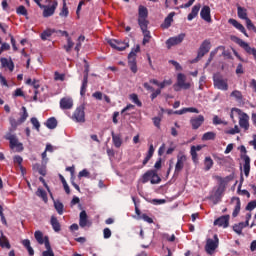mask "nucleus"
Here are the masks:
<instances>
[{
    "instance_id": "64",
    "label": "nucleus",
    "mask_w": 256,
    "mask_h": 256,
    "mask_svg": "<svg viewBox=\"0 0 256 256\" xmlns=\"http://www.w3.org/2000/svg\"><path fill=\"white\" fill-rule=\"evenodd\" d=\"M78 177L79 179H81V177H89V171H87V169H83L79 172Z\"/></svg>"
},
{
    "instance_id": "9",
    "label": "nucleus",
    "mask_w": 256,
    "mask_h": 256,
    "mask_svg": "<svg viewBox=\"0 0 256 256\" xmlns=\"http://www.w3.org/2000/svg\"><path fill=\"white\" fill-rule=\"evenodd\" d=\"M187 161V156L185 154L177 156V162L175 165L174 175H179L185 167V162Z\"/></svg>"
},
{
    "instance_id": "56",
    "label": "nucleus",
    "mask_w": 256,
    "mask_h": 256,
    "mask_svg": "<svg viewBox=\"0 0 256 256\" xmlns=\"http://www.w3.org/2000/svg\"><path fill=\"white\" fill-rule=\"evenodd\" d=\"M256 208V200L250 201L246 206V211H253Z\"/></svg>"
},
{
    "instance_id": "54",
    "label": "nucleus",
    "mask_w": 256,
    "mask_h": 256,
    "mask_svg": "<svg viewBox=\"0 0 256 256\" xmlns=\"http://www.w3.org/2000/svg\"><path fill=\"white\" fill-rule=\"evenodd\" d=\"M43 245H45L46 251H53V249L51 248V243L49 242V236L44 237Z\"/></svg>"
},
{
    "instance_id": "15",
    "label": "nucleus",
    "mask_w": 256,
    "mask_h": 256,
    "mask_svg": "<svg viewBox=\"0 0 256 256\" xmlns=\"http://www.w3.org/2000/svg\"><path fill=\"white\" fill-rule=\"evenodd\" d=\"M239 125L244 131H249V115H247V113L240 114Z\"/></svg>"
},
{
    "instance_id": "22",
    "label": "nucleus",
    "mask_w": 256,
    "mask_h": 256,
    "mask_svg": "<svg viewBox=\"0 0 256 256\" xmlns=\"http://www.w3.org/2000/svg\"><path fill=\"white\" fill-rule=\"evenodd\" d=\"M217 249V242L213 241V239H208L206 246H205V251L208 253V255H212L213 251Z\"/></svg>"
},
{
    "instance_id": "26",
    "label": "nucleus",
    "mask_w": 256,
    "mask_h": 256,
    "mask_svg": "<svg viewBox=\"0 0 256 256\" xmlns=\"http://www.w3.org/2000/svg\"><path fill=\"white\" fill-rule=\"evenodd\" d=\"M55 9H57V2H54L51 6L44 9L43 17H51L52 15H54Z\"/></svg>"
},
{
    "instance_id": "44",
    "label": "nucleus",
    "mask_w": 256,
    "mask_h": 256,
    "mask_svg": "<svg viewBox=\"0 0 256 256\" xmlns=\"http://www.w3.org/2000/svg\"><path fill=\"white\" fill-rule=\"evenodd\" d=\"M33 169L38 171V173L42 175V177H45L47 175V170L45 169V167H42L41 164H35L33 166Z\"/></svg>"
},
{
    "instance_id": "17",
    "label": "nucleus",
    "mask_w": 256,
    "mask_h": 256,
    "mask_svg": "<svg viewBox=\"0 0 256 256\" xmlns=\"http://www.w3.org/2000/svg\"><path fill=\"white\" fill-rule=\"evenodd\" d=\"M241 159L244 160V174L245 177H249V173L251 171V158L248 155H241Z\"/></svg>"
},
{
    "instance_id": "49",
    "label": "nucleus",
    "mask_w": 256,
    "mask_h": 256,
    "mask_svg": "<svg viewBox=\"0 0 256 256\" xmlns=\"http://www.w3.org/2000/svg\"><path fill=\"white\" fill-rule=\"evenodd\" d=\"M231 97H235L237 101H242L243 100V94L239 90H234L231 94Z\"/></svg>"
},
{
    "instance_id": "61",
    "label": "nucleus",
    "mask_w": 256,
    "mask_h": 256,
    "mask_svg": "<svg viewBox=\"0 0 256 256\" xmlns=\"http://www.w3.org/2000/svg\"><path fill=\"white\" fill-rule=\"evenodd\" d=\"M111 229H109V228H104V230H103V237H104V239H110V237H111Z\"/></svg>"
},
{
    "instance_id": "6",
    "label": "nucleus",
    "mask_w": 256,
    "mask_h": 256,
    "mask_svg": "<svg viewBox=\"0 0 256 256\" xmlns=\"http://www.w3.org/2000/svg\"><path fill=\"white\" fill-rule=\"evenodd\" d=\"M72 120H74L75 123H85V104H81L75 109Z\"/></svg>"
},
{
    "instance_id": "1",
    "label": "nucleus",
    "mask_w": 256,
    "mask_h": 256,
    "mask_svg": "<svg viewBox=\"0 0 256 256\" xmlns=\"http://www.w3.org/2000/svg\"><path fill=\"white\" fill-rule=\"evenodd\" d=\"M141 51V47L139 45L136 48L132 49V51L128 54V66L132 73H137V53Z\"/></svg>"
},
{
    "instance_id": "34",
    "label": "nucleus",
    "mask_w": 256,
    "mask_h": 256,
    "mask_svg": "<svg viewBox=\"0 0 256 256\" xmlns=\"http://www.w3.org/2000/svg\"><path fill=\"white\" fill-rule=\"evenodd\" d=\"M221 188H218L214 195L210 196L211 201L214 203V205H217L221 201Z\"/></svg>"
},
{
    "instance_id": "39",
    "label": "nucleus",
    "mask_w": 256,
    "mask_h": 256,
    "mask_svg": "<svg viewBox=\"0 0 256 256\" xmlns=\"http://www.w3.org/2000/svg\"><path fill=\"white\" fill-rule=\"evenodd\" d=\"M53 33H55V29H47L41 33L40 37L42 41H47V39H49Z\"/></svg>"
},
{
    "instance_id": "45",
    "label": "nucleus",
    "mask_w": 256,
    "mask_h": 256,
    "mask_svg": "<svg viewBox=\"0 0 256 256\" xmlns=\"http://www.w3.org/2000/svg\"><path fill=\"white\" fill-rule=\"evenodd\" d=\"M22 111L23 113L21 114L18 123H25V121H27V117H29V113H27V108H25V106L22 107Z\"/></svg>"
},
{
    "instance_id": "35",
    "label": "nucleus",
    "mask_w": 256,
    "mask_h": 256,
    "mask_svg": "<svg viewBox=\"0 0 256 256\" xmlns=\"http://www.w3.org/2000/svg\"><path fill=\"white\" fill-rule=\"evenodd\" d=\"M152 175H155V170H148L144 173L142 176V183H149L153 177Z\"/></svg>"
},
{
    "instance_id": "29",
    "label": "nucleus",
    "mask_w": 256,
    "mask_h": 256,
    "mask_svg": "<svg viewBox=\"0 0 256 256\" xmlns=\"http://www.w3.org/2000/svg\"><path fill=\"white\" fill-rule=\"evenodd\" d=\"M50 225L56 233H59V231H61V223H59L57 217L51 216Z\"/></svg>"
},
{
    "instance_id": "11",
    "label": "nucleus",
    "mask_w": 256,
    "mask_h": 256,
    "mask_svg": "<svg viewBox=\"0 0 256 256\" xmlns=\"http://www.w3.org/2000/svg\"><path fill=\"white\" fill-rule=\"evenodd\" d=\"M185 81H187V76L183 73H179L177 75V86L180 87V89H191V83Z\"/></svg>"
},
{
    "instance_id": "48",
    "label": "nucleus",
    "mask_w": 256,
    "mask_h": 256,
    "mask_svg": "<svg viewBox=\"0 0 256 256\" xmlns=\"http://www.w3.org/2000/svg\"><path fill=\"white\" fill-rule=\"evenodd\" d=\"M30 121H31L34 129H36V131H38V133H39V131L41 129V123H39V120L36 117H32Z\"/></svg>"
},
{
    "instance_id": "33",
    "label": "nucleus",
    "mask_w": 256,
    "mask_h": 256,
    "mask_svg": "<svg viewBox=\"0 0 256 256\" xmlns=\"http://www.w3.org/2000/svg\"><path fill=\"white\" fill-rule=\"evenodd\" d=\"M245 227H247V225H245V222H240L233 226V231L237 233V235H243V229H245Z\"/></svg>"
},
{
    "instance_id": "52",
    "label": "nucleus",
    "mask_w": 256,
    "mask_h": 256,
    "mask_svg": "<svg viewBox=\"0 0 256 256\" xmlns=\"http://www.w3.org/2000/svg\"><path fill=\"white\" fill-rule=\"evenodd\" d=\"M169 85H173V80L169 79V80H164L162 82L159 83V89H165V87H169Z\"/></svg>"
},
{
    "instance_id": "20",
    "label": "nucleus",
    "mask_w": 256,
    "mask_h": 256,
    "mask_svg": "<svg viewBox=\"0 0 256 256\" xmlns=\"http://www.w3.org/2000/svg\"><path fill=\"white\" fill-rule=\"evenodd\" d=\"M60 109H73V99L64 97L60 100Z\"/></svg>"
},
{
    "instance_id": "19",
    "label": "nucleus",
    "mask_w": 256,
    "mask_h": 256,
    "mask_svg": "<svg viewBox=\"0 0 256 256\" xmlns=\"http://www.w3.org/2000/svg\"><path fill=\"white\" fill-rule=\"evenodd\" d=\"M0 63H1V67H3L4 69H9L11 73L15 69V63H13L12 59L1 58Z\"/></svg>"
},
{
    "instance_id": "24",
    "label": "nucleus",
    "mask_w": 256,
    "mask_h": 256,
    "mask_svg": "<svg viewBox=\"0 0 256 256\" xmlns=\"http://www.w3.org/2000/svg\"><path fill=\"white\" fill-rule=\"evenodd\" d=\"M231 203H236L232 216L237 217L241 211V199L239 197H233Z\"/></svg>"
},
{
    "instance_id": "60",
    "label": "nucleus",
    "mask_w": 256,
    "mask_h": 256,
    "mask_svg": "<svg viewBox=\"0 0 256 256\" xmlns=\"http://www.w3.org/2000/svg\"><path fill=\"white\" fill-rule=\"evenodd\" d=\"M9 49H11V45H9V43H2L0 48V55L3 53V51H9Z\"/></svg>"
},
{
    "instance_id": "43",
    "label": "nucleus",
    "mask_w": 256,
    "mask_h": 256,
    "mask_svg": "<svg viewBox=\"0 0 256 256\" xmlns=\"http://www.w3.org/2000/svg\"><path fill=\"white\" fill-rule=\"evenodd\" d=\"M60 17H69V8H67V2L63 0V7L59 13Z\"/></svg>"
},
{
    "instance_id": "42",
    "label": "nucleus",
    "mask_w": 256,
    "mask_h": 256,
    "mask_svg": "<svg viewBox=\"0 0 256 256\" xmlns=\"http://www.w3.org/2000/svg\"><path fill=\"white\" fill-rule=\"evenodd\" d=\"M34 237L39 245H43V243H45V238H43V232H41L40 230L35 231Z\"/></svg>"
},
{
    "instance_id": "2",
    "label": "nucleus",
    "mask_w": 256,
    "mask_h": 256,
    "mask_svg": "<svg viewBox=\"0 0 256 256\" xmlns=\"http://www.w3.org/2000/svg\"><path fill=\"white\" fill-rule=\"evenodd\" d=\"M209 51H211V41L204 40L198 49L197 57L191 60V63H198Z\"/></svg>"
},
{
    "instance_id": "4",
    "label": "nucleus",
    "mask_w": 256,
    "mask_h": 256,
    "mask_svg": "<svg viewBox=\"0 0 256 256\" xmlns=\"http://www.w3.org/2000/svg\"><path fill=\"white\" fill-rule=\"evenodd\" d=\"M147 17H149V10L147 7L140 5L138 7V25L139 27H145V25H149V20H147Z\"/></svg>"
},
{
    "instance_id": "62",
    "label": "nucleus",
    "mask_w": 256,
    "mask_h": 256,
    "mask_svg": "<svg viewBox=\"0 0 256 256\" xmlns=\"http://www.w3.org/2000/svg\"><path fill=\"white\" fill-rule=\"evenodd\" d=\"M161 93V89L158 88L156 89L151 95H150V99L152 101H154V99H157V97H159V94Z\"/></svg>"
},
{
    "instance_id": "31",
    "label": "nucleus",
    "mask_w": 256,
    "mask_h": 256,
    "mask_svg": "<svg viewBox=\"0 0 256 256\" xmlns=\"http://www.w3.org/2000/svg\"><path fill=\"white\" fill-rule=\"evenodd\" d=\"M237 15L239 19H243L244 21H247V19H249V17L247 16V9H245L244 7H237Z\"/></svg>"
},
{
    "instance_id": "14",
    "label": "nucleus",
    "mask_w": 256,
    "mask_h": 256,
    "mask_svg": "<svg viewBox=\"0 0 256 256\" xmlns=\"http://www.w3.org/2000/svg\"><path fill=\"white\" fill-rule=\"evenodd\" d=\"M228 23L230 25H233L235 27V29L240 31V33H243V35H245V37H249V34H247V30L245 29V26H243V24L239 23V21H237L233 18H230L228 20Z\"/></svg>"
},
{
    "instance_id": "27",
    "label": "nucleus",
    "mask_w": 256,
    "mask_h": 256,
    "mask_svg": "<svg viewBox=\"0 0 256 256\" xmlns=\"http://www.w3.org/2000/svg\"><path fill=\"white\" fill-rule=\"evenodd\" d=\"M201 9V5L198 4V5H194L192 7V10H191V13L188 14V21H193L195 19V17H197V15H199V11Z\"/></svg>"
},
{
    "instance_id": "47",
    "label": "nucleus",
    "mask_w": 256,
    "mask_h": 256,
    "mask_svg": "<svg viewBox=\"0 0 256 256\" xmlns=\"http://www.w3.org/2000/svg\"><path fill=\"white\" fill-rule=\"evenodd\" d=\"M150 183L152 185H157V184L161 183V177H159V175L157 174V170H154V175H152Z\"/></svg>"
},
{
    "instance_id": "38",
    "label": "nucleus",
    "mask_w": 256,
    "mask_h": 256,
    "mask_svg": "<svg viewBox=\"0 0 256 256\" xmlns=\"http://www.w3.org/2000/svg\"><path fill=\"white\" fill-rule=\"evenodd\" d=\"M45 125L48 129H56L57 128V119L55 117H51L46 121Z\"/></svg>"
},
{
    "instance_id": "53",
    "label": "nucleus",
    "mask_w": 256,
    "mask_h": 256,
    "mask_svg": "<svg viewBox=\"0 0 256 256\" xmlns=\"http://www.w3.org/2000/svg\"><path fill=\"white\" fill-rule=\"evenodd\" d=\"M73 45H75V43H73V40H71V37H68L67 46H64V49L66 50L67 53H69V51L73 49Z\"/></svg>"
},
{
    "instance_id": "36",
    "label": "nucleus",
    "mask_w": 256,
    "mask_h": 256,
    "mask_svg": "<svg viewBox=\"0 0 256 256\" xmlns=\"http://www.w3.org/2000/svg\"><path fill=\"white\" fill-rule=\"evenodd\" d=\"M37 197H40L44 203H47L49 201V198L47 197V192L43 190V188H38L36 191Z\"/></svg>"
},
{
    "instance_id": "12",
    "label": "nucleus",
    "mask_w": 256,
    "mask_h": 256,
    "mask_svg": "<svg viewBox=\"0 0 256 256\" xmlns=\"http://www.w3.org/2000/svg\"><path fill=\"white\" fill-rule=\"evenodd\" d=\"M203 123H205V116H203V115H198V116L192 117L190 119V125H191L192 129H194V130L199 129V127H201V125H203Z\"/></svg>"
},
{
    "instance_id": "7",
    "label": "nucleus",
    "mask_w": 256,
    "mask_h": 256,
    "mask_svg": "<svg viewBox=\"0 0 256 256\" xmlns=\"http://www.w3.org/2000/svg\"><path fill=\"white\" fill-rule=\"evenodd\" d=\"M185 40V33H181L177 36L170 37L166 40L167 49H171V47H175V45H181Z\"/></svg>"
},
{
    "instance_id": "16",
    "label": "nucleus",
    "mask_w": 256,
    "mask_h": 256,
    "mask_svg": "<svg viewBox=\"0 0 256 256\" xmlns=\"http://www.w3.org/2000/svg\"><path fill=\"white\" fill-rule=\"evenodd\" d=\"M200 17L203 21L211 23V8L209 6H204L200 11Z\"/></svg>"
},
{
    "instance_id": "25",
    "label": "nucleus",
    "mask_w": 256,
    "mask_h": 256,
    "mask_svg": "<svg viewBox=\"0 0 256 256\" xmlns=\"http://www.w3.org/2000/svg\"><path fill=\"white\" fill-rule=\"evenodd\" d=\"M173 17H175V12H171L168 14L163 24L161 25L162 29H169V27H171V24L173 23Z\"/></svg>"
},
{
    "instance_id": "13",
    "label": "nucleus",
    "mask_w": 256,
    "mask_h": 256,
    "mask_svg": "<svg viewBox=\"0 0 256 256\" xmlns=\"http://www.w3.org/2000/svg\"><path fill=\"white\" fill-rule=\"evenodd\" d=\"M229 219V215H223L214 221V225H217L218 227H223V229H227V227H229Z\"/></svg>"
},
{
    "instance_id": "18",
    "label": "nucleus",
    "mask_w": 256,
    "mask_h": 256,
    "mask_svg": "<svg viewBox=\"0 0 256 256\" xmlns=\"http://www.w3.org/2000/svg\"><path fill=\"white\" fill-rule=\"evenodd\" d=\"M112 135V143L116 149L121 148V145H123V136L121 134H115L114 131L111 132Z\"/></svg>"
},
{
    "instance_id": "57",
    "label": "nucleus",
    "mask_w": 256,
    "mask_h": 256,
    "mask_svg": "<svg viewBox=\"0 0 256 256\" xmlns=\"http://www.w3.org/2000/svg\"><path fill=\"white\" fill-rule=\"evenodd\" d=\"M227 135H236V133H240L239 126H235L234 128L226 131Z\"/></svg>"
},
{
    "instance_id": "40",
    "label": "nucleus",
    "mask_w": 256,
    "mask_h": 256,
    "mask_svg": "<svg viewBox=\"0 0 256 256\" xmlns=\"http://www.w3.org/2000/svg\"><path fill=\"white\" fill-rule=\"evenodd\" d=\"M129 99L132 101V103L137 105V107H143V103L141 100H139V96L137 94H130Z\"/></svg>"
},
{
    "instance_id": "50",
    "label": "nucleus",
    "mask_w": 256,
    "mask_h": 256,
    "mask_svg": "<svg viewBox=\"0 0 256 256\" xmlns=\"http://www.w3.org/2000/svg\"><path fill=\"white\" fill-rule=\"evenodd\" d=\"M17 15H23L24 17H27V8L25 6L21 5L16 9Z\"/></svg>"
},
{
    "instance_id": "41",
    "label": "nucleus",
    "mask_w": 256,
    "mask_h": 256,
    "mask_svg": "<svg viewBox=\"0 0 256 256\" xmlns=\"http://www.w3.org/2000/svg\"><path fill=\"white\" fill-rule=\"evenodd\" d=\"M0 247L11 249V243H9V239H7L4 235H2V238L0 237Z\"/></svg>"
},
{
    "instance_id": "30",
    "label": "nucleus",
    "mask_w": 256,
    "mask_h": 256,
    "mask_svg": "<svg viewBox=\"0 0 256 256\" xmlns=\"http://www.w3.org/2000/svg\"><path fill=\"white\" fill-rule=\"evenodd\" d=\"M87 223H89V220L87 219V212L85 210L80 212V219H79V225L80 227H87Z\"/></svg>"
},
{
    "instance_id": "3",
    "label": "nucleus",
    "mask_w": 256,
    "mask_h": 256,
    "mask_svg": "<svg viewBox=\"0 0 256 256\" xmlns=\"http://www.w3.org/2000/svg\"><path fill=\"white\" fill-rule=\"evenodd\" d=\"M213 83L215 89H219L220 91H227L229 89L227 79H224L221 73H215L213 75Z\"/></svg>"
},
{
    "instance_id": "28",
    "label": "nucleus",
    "mask_w": 256,
    "mask_h": 256,
    "mask_svg": "<svg viewBox=\"0 0 256 256\" xmlns=\"http://www.w3.org/2000/svg\"><path fill=\"white\" fill-rule=\"evenodd\" d=\"M155 153V148L153 147V144H151L149 146L148 152L146 157L144 158L142 165L143 167H145V165H147L149 163V161H151V157H153V154Z\"/></svg>"
},
{
    "instance_id": "37",
    "label": "nucleus",
    "mask_w": 256,
    "mask_h": 256,
    "mask_svg": "<svg viewBox=\"0 0 256 256\" xmlns=\"http://www.w3.org/2000/svg\"><path fill=\"white\" fill-rule=\"evenodd\" d=\"M217 134L215 132H206L202 136V141H215Z\"/></svg>"
},
{
    "instance_id": "51",
    "label": "nucleus",
    "mask_w": 256,
    "mask_h": 256,
    "mask_svg": "<svg viewBox=\"0 0 256 256\" xmlns=\"http://www.w3.org/2000/svg\"><path fill=\"white\" fill-rule=\"evenodd\" d=\"M246 27L247 29H249V31H253L254 33H256V25L253 24V21H251V19H247L246 20Z\"/></svg>"
},
{
    "instance_id": "55",
    "label": "nucleus",
    "mask_w": 256,
    "mask_h": 256,
    "mask_svg": "<svg viewBox=\"0 0 256 256\" xmlns=\"http://www.w3.org/2000/svg\"><path fill=\"white\" fill-rule=\"evenodd\" d=\"M132 201L135 205V213H136V215L138 216V219H139V217H141V215H143V214H141V210L139 209V206L137 205V200L135 199V197H132Z\"/></svg>"
},
{
    "instance_id": "23",
    "label": "nucleus",
    "mask_w": 256,
    "mask_h": 256,
    "mask_svg": "<svg viewBox=\"0 0 256 256\" xmlns=\"http://www.w3.org/2000/svg\"><path fill=\"white\" fill-rule=\"evenodd\" d=\"M149 27V25H145L144 27L143 26H140V29L144 35V38H143V45H147V43H149V41H151V32L147 30V28Z\"/></svg>"
},
{
    "instance_id": "5",
    "label": "nucleus",
    "mask_w": 256,
    "mask_h": 256,
    "mask_svg": "<svg viewBox=\"0 0 256 256\" xmlns=\"http://www.w3.org/2000/svg\"><path fill=\"white\" fill-rule=\"evenodd\" d=\"M5 138L9 141L11 149H16L17 153H21V151H23V143L19 142L17 136L8 133Z\"/></svg>"
},
{
    "instance_id": "59",
    "label": "nucleus",
    "mask_w": 256,
    "mask_h": 256,
    "mask_svg": "<svg viewBox=\"0 0 256 256\" xmlns=\"http://www.w3.org/2000/svg\"><path fill=\"white\" fill-rule=\"evenodd\" d=\"M139 219H143L146 223H153V218L149 217L147 214H142Z\"/></svg>"
},
{
    "instance_id": "21",
    "label": "nucleus",
    "mask_w": 256,
    "mask_h": 256,
    "mask_svg": "<svg viewBox=\"0 0 256 256\" xmlns=\"http://www.w3.org/2000/svg\"><path fill=\"white\" fill-rule=\"evenodd\" d=\"M202 149H203V146H201V145L191 146L190 155L192 157L193 163L199 162V157L197 155V151H201Z\"/></svg>"
},
{
    "instance_id": "58",
    "label": "nucleus",
    "mask_w": 256,
    "mask_h": 256,
    "mask_svg": "<svg viewBox=\"0 0 256 256\" xmlns=\"http://www.w3.org/2000/svg\"><path fill=\"white\" fill-rule=\"evenodd\" d=\"M245 73V69L243 68V64L239 63L236 67V75H243Z\"/></svg>"
},
{
    "instance_id": "10",
    "label": "nucleus",
    "mask_w": 256,
    "mask_h": 256,
    "mask_svg": "<svg viewBox=\"0 0 256 256\" xmlns=\"http://www.w3.org/2000/svg\"><path fill=\"white\" fill-rule=\"evenodd\" d=\"M108 43L110 47H112V49H116V51H125L127 47H129L128 43L119 40H109Z\"/></svg>"
},
{
    "instance_id": "32",
    "label": "nucleus",
    "mask_w": 256,
    "mask_h": 256,
    "mask_svg": "<svg viewBox=\"0 0 256 256\" xmlns=\"http://www.w3.org/2000/svg\"><path fill=\"white\" fill-rule=\"evenodd\" d=\"M213 165H214L213 158H211V156H207L204 159V170L211 171V169L213 168Z\"/></svg>"
},
{
    "instance_id": "46",
    "label": "nucleus",
    "mask_w": 256,
    "mask_h": 256,
    "mask_svg": "<svg viewBox=\"0 0 256 256\" xmlns=\"http://www.w3.org/2000/svg\"><path fill=\"white\" fill-rule=\"evenodd\" d=\"M54 207L58 213V215L63 214V209H65V206L60 201H54Z\"/></svg>"
},
{
    "instance_id": "8",
    "label": "nucleus",
    "mask_w": 256,
    "mask_h": 256,
    "mask_svg": "<svg viewBox=\"0 0 256 256\" xmlns=\"http://www.w3.org/2000/svg\"><path fill=\"white\" fill-rule=\"evenodd\" d=\"M88 83H89V64H86L85 65V70H84L83 81H82V85H81V88H80L81 97H85V93H87Z\"/></svg>"
},
{
    "instance_id": "63",
    "label": "nucleus",
    "mask_w": 256,
    "mask_h": 256,
    "mask_svg": "<svg viewBox=\"0 0 256 256\" xmlns=\"http://www.w3.org/2000/svg\"><path fill=\"white\" fill-rule=\"evenodd\" d=\"M92 97H94V99H97L98 101H101V100H103V93L99 92V91L94 92L92 94Z\"/></svg>"
}]
</instances>
